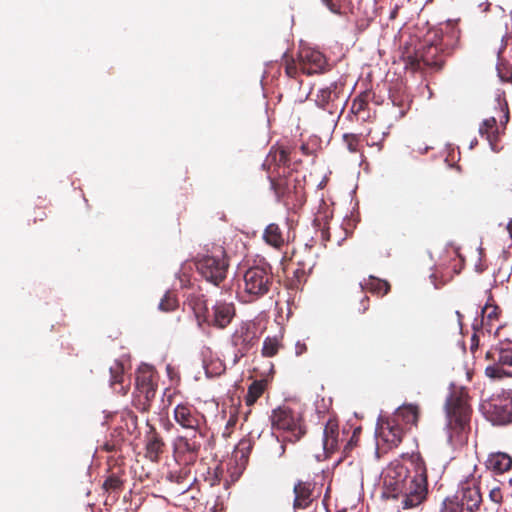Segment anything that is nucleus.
<instances>
[{
    "mask_svg": "<svg viewBox=\"0 0 512 512\" xmlns=\"http://www.w3.org/2000/svg\"><path fill=\"white\" fill-rule=\"evenodd\" d=\"M130 419L134 425H136L137 417L134 415H130Z\"/></svg>",
    "mask_w": 512,
    "mask_h": 512,
    "instance_id": "nucleus-52",
    "label": "nucleus"
},
{
    "mask_svg": "<svg viewBox=\"0 0 512 512\" xmlns=\"http://www.w3.org/2000/svg\"><path fill=\"white\" fill-rule=\"evenodd\" d=\"M253 448L251 439H241L236 447V452L241 454V458H248Z\"/></svg>",
    "mask_w": 512,
    "mask_h": 512,
    "instance_id": "nucleus-39",
    "label": "nucleus"
},
{
    "mask_svg": "<svg viewBox=\"0 0 512 512\" xmlns=\"http://www.w3.org/2000/svg\"><path fill=\"white\" fill-rule=\"evenodd\" d=\"M102 488L105 492L118 496L124 488V481L117 474L112 473L105 479Z\"/></svg>",
    "mask_w": 512,
    "mask_h": 512,
    "instance_id": "nucleus-31",
    "label": "nucleus"
},
{
    "mask_svg": "<svg viewBox=\"0 0 512 512\" xmlns=\"http://www.w3.org/2000/svg\"><path fill=\"white\" fill-rule=\"evenodd\" d=\"M257 342L258 336L255 325L250 322H241L230 337L236 360L246 356Z\"/></svg>",
    "mask_w": 512,
    "mask_h": 512,
    "instance_id": "nucleus-12",
    "label": "nucleus"
},
{
    "mask_svg": "<svg viewBox=\"0 0 512 512\" xmlns=\"http://www.w3.org/2000/svg\"><path fill=\"white\" fill-rule=\"evenodd\" d=\"M323 2L331 12L335 14H341V5L338 2H335L333 0H323Z\"/></svg>",
    "mask_w": 512,
    "mask_h": 512,
    "instance_id": "nucleus-45",
    "label": "nucleus"
},
{
    "mask_svg": "<svg viewBox=\"0 0 512 512\" xmlns=\"http://www.w3.org/2000/svg\"><path fill=\"white\" fill-rule=\"evenodd\" d=\"M496 101L498 102L500 113L502 114L500 116V124L503 126V129H505L506 124L509 121V108L508 103L506 101L505 92L504 91H498L496 94Z\"/></svg>",
    "mask_w": 512,
    "mask_h": 512,
    "instance_id": "nucleus-35",
    "label": "nucleus"
},
{
    "mask_svg": "<svg viewBox=\"0 0 512 512\" xmlns=\"http://www.w3.org/2000/svg\"><path fill=\"white\" fill-rule=\"evenodd\" d=\"M408 463L413 469V477L399 494L400 505L403 510L412 509L421 505L428 494L426 464L419 452L408 456Z\"/></svg>",
    "mask_w": 512,
    "mask_h": 512,
    "instance_id": "nucleus-5",
    "label": "nucleus"
},
{
    "mask_svg": "<svg viewBox=\"0 0 512 512\" xmlns=\"http://www.w3.org/2000/svg\"><path fill=\"white\" fill-rule=\"evenodd\" d=\"M188 305L192 309L199 325L206 323L211 308L208 307L207 300L202 294H192L188 297Z\"/></svg>",
    "mask_w": 512,
    "mask_h": 512,
    "instance_id": "nucleus-23",
    "label": "nucleus"
},
{
    "mask_svg": "<svg viewBox=\"0 0 512 512\" xmlns=\"http://www.w3.org/2000/svg\"><path fill=\"white\" fill-rule=\"evenodd\" d=\"M479 133L488 142L493 151L498 150L499 126L495 117L485 119L479 127Z\"/></svg>",
    "mask_w": 512,
    "mask_h": 512,
    "instance_id": "nucleus-24",
    "label": "nucleus"
},
{
    "mask_svg": "<svg viewBox=\"0 0 512 512\" xmlns=\"http://www.w3.org/2000/svg\"><path fill=\"white\" fill-rule=\"evenodd\" d=\"M270 420L273 429L282 430L288 434L282 440L273 434L271 435L269 452L272 457L280 458L285 454L286 443L299 441L306 430L301 423V419L288 407L274 409Z\"/></svg>",
    "mask_w": 512,
    "mask_h": 512,
    "instance_id": "nucleus-4",
    "label": "nucleus"
},
{
    "mask_svg": "<svg viewBox=\"0 0 512 512\" xmlns=\"http://www.w3.org/2000/svg\"><path fill=\"white\" fill-rule=\"evenodd\" d=\"M456 314H457L458 318L461 319V317H462L461 313L459 311H456Z\"/></svg>",
    "mask_w": 512,
    "mask_h": 512,
    "instance_id": "nucleus-54",
    "label": "nucleus"
},
{
    "mask_svg": "<svg viewBox=\"0 0 512 512\" xmlns=\"http://www.w3.org/2000/svg\"><path fill=\"white\" fill-rule=\"evenodd\" d=\"M486 466L489 470L502 474L512 468V458L506 453H492L486 461Z\"/></svg>",
    "mask_w": 512,
    "mask_h": 512,
    "instance_id": "nucleus-25",
    "label": "nucleus"
},
{
    "mask_svg": "<svg viewBox=\"0 0 512 512\" xmlns=\"http://www.w3.org/2000/svg\"><path fill=\"white\" fill-rule=\"evenodd\" d=\"M405 463L398 461L390 463L383 472V497L387 499H398L403 488L413 477V469L408 463V456L404 458Z\"/></svg>",
    "mask_w": 512,
    "mask_h": 512,
    "instance_id": "nucleus-9",
    "label": "nucleus"
},
{
    "mask_svg": "<svg viewBox=\"0 0 512 512\" xmlns=\"http://www.w3.org/2000/svg\"><path fill=\"white\" fill-rule=\"evenodd\" d=\"M360 433H361V428L360 427H357V428L354 429L352 436L350 437L349 441L347 442V444L344 447V452L345 453H348L350 450L353 449L354 446L357 445V443L359 441Z\"/></svg>",
    "mask_w": 512,
    "mask_h": 512,
    "instance_id": "nucleus-42",
    "label": "nucleus"
},
{
    "mask_svg": "<svg viewBox=\"0 0 512 512\" xmlns=\"http://www.w3.org/2000/svg\"><path fill=\"white\" fill-rule=\"evenodd\" d=\"M379 437L389 446L398 447L403 440L404 429L393 417L383 420L378 428Z\"/></svg>",
    "mask_w": 512,
    "mask_h": 512,
    "instance_id": "nucleus-20",
    "label": "nucleus"
},
{
    "mask_svg": "<svg viewBox=\"0 0 512 512\" xmlns=\"http://www.w3.org/2000/svg\"><path fill=\"white\" fill-rule=\"evenodd\" d=\"M489 307H485L483 312L486 313L488 311Z\"/></svg>",
    "mask_w": 512,
    "mask_h": 512,
    "instance_id": "nucleus-55",
    "label": "nucleus"
},
{
    "mask_svg": "<svg viewBox=\"0 0 512 512\" xmlns=\"http://www.w3.org/2000/svg\"><path fill=\"white\" fill-rule=\"evenodd\" d=\"M344 439L340 437L339 424L336 418L330 417L324 426L323 449L330 455L339 449V443Z\"/></svg>",
    "mask_w": 512,
    "mask_h": 512,
    "instance_id": "nucleus-22",
    "label": "nucleus"
},
{
    "mask_svg": "<svg viewBox=\"0 0 512 512\" xmlns=\"http://www.w3.org/2000/svg\"><path fill=\"white\" fill-rule=\"evenodd\" d=\"M280 343L277 338L267 337L262 347V355L264 357H273L278 353Z\"/></svg>",
    "mask_w": 512,
    "mask_h": 512,
    "instance_id": "nucleus-37",
    "label": "nucleus"
},
{
    "mask_svg": "<svg viewBox=\"0 0 512 512\" xmlns=\"http://www.w3.org/2000/svg\"><path fill=\"white\" fill-rule=\"evenodd\" d=\"M263 239L267 244L275 248H280L285 243L282 231L279 225L275 223H271L266 227Z\"/></svg>",
    "mask_w": 512,
    "mask_h": 512,
    "instance_id": "nucleus-30",
    "label": "nucleus"
},
{
    "mask_svg": "<svg viewBox=\"0 0 512 512\" xmlns=\"http://www.w3.org/2000/svg\"><path fill=\"white\" fill-rule=\"evenodd\" d=\"M289 155V151L285 148L271 151L263 163V168L268 172L271 189L278 201H283L284 198L294 195L296 200L302 203L304 198L303 187L300 180L289 168Z\"/></svg>",
    "mask_w": 512,
    "mask_h": 512,
    "instance_id": "nucleus-1",
    "label": "nucleus"
},
{
    "mask_svg": "<svg viewBox=\"0 0 512 512\" xmlns=\"http://www.w3.org/2000/svg\"><path fill=\"white\" fill-rule=\"evenodd\" d=\"M154 371L149 367L140 368L136 373L135 387L139 394L145 399V406L155 397L157 384L154 381ZM147 409V407H144Z\"/></svg>",
    "mask_w": 512,
    "mask_h": 512,
    "instance_id": "nucleus-19",
    "label": "nucleus"
},
{
    "mask_svg": "<svg viewBox=\"0 0 512 512\" xmlns=\"http://www.w3.org/2000/svg\"><path fill=\"white\" fill-rule=\"evenodd\" d=\"M47 218V213L42 208H37L34 211L33 223L36 224L39 221H44Z\"/></svg>",
    "mask_w": 512,
    "mask_h": 512,
    "instance_id": "nucleus-46",
    "label": "nucleus"
},
{
    "mask_svg": "<svg viewBox=\"0 0 512 512\" xmlns=\"http://www.w3.org/2000/svg\"><path fill=\"white\" fill-rule=\"evenodd\" d=\"M311 273L310 270L296 267L292 276L288 278V286L291 289L298 290L307 281L308 275Z\"/></svg>",
    "mask_w": 512,
    "mask_h": 512,
    "instance_id": "nucleus-32",
    "label": "nucleus"
},
{
    "mask_svg": "<svg viewBox=\"0 0 512 512\" xmlns=\"http://www.w3.org/2000/svg\"><path fill=\"white\" fill-rule=\"evenodd\" d=\"M420 416V408L415 404H403L394 413L393 418L397 419V422H404L408 425L417 426Z\"/></svg>",
    "mask_w": 512,
    "mask_h": 512,
    "instance_id": "nucleus-26",
    "label": "nucleus"
},
{
    "mask_svg": "<svg viewBox=\"0 0 512 512\" xmlns=\"http://www.w3.org/2000/svg\"><path fill=\"white\" fill-rule=\"evenodd\" d=\"M344 141L347 144V148L350 152L356 153L359 151V137L354 134H345Z\"/></svg>",
    "mask_w": 512,
    "mask_h": 512,
    "instance_id": "nucleus-40",
    "label": "nucleus"
},
{
    "mask_svg": "<svg viewBox=\"0 0 512 512\" xmlns=\"http://www.w3.org/2000/svg\"><path fill=\"white\" fill-rule=\"evenodd\" d=\"M446 417L449 441L454 445L466 442L470 432L471 406L463 392H453L446 400Z\"/></svg>",
    "mask_w": 512,
    "mask_h": 512,
    "instance_id": "nucleus-3",
    "label": "nucleus"
},
{
    "mask_svg": "<svg viewBox=\"0 0 512 512\" xmlns=\"http://www.w3.org/2000/svg\"><path fill=\"white\" fill-rule=\"evenodd\" d=\"M399 45L405 68L412 73L437 63L438 46L433 41H422L419 34H400Z\"/></svg>",
    "mask_w": 512,
    "mask_h": 512,
    "instance_id": "nucleus-2",
    "label": "nucleus"
},
{
    "mask_svg": "<svg viewBox=\"0 0 512 512\" xmlns=\"http://www.w3.org/2000/svg\"><path fill=\"white\" fill-rule=\"evenodd\" d=\"M361 291H369L377 295H386L390 291V284L386 280L379 279L374 276H369L360 283Z\"/></svg>",
    "mask_w": 512,
    "mask_h": 512,
    "instance_id": "nucleus-29",
    "label": "nucleus"
},
{
    "mask_svg": "<svg viewBox=\"0 0 512 512\" xmlns=\"http://www.w3.org/2000/svg\"><path fill=\"white\" fill-rule=\"evenodd\" d=\"M286 72L290 77H293L296 74V67L293 64H289L286 67Z\"/></svg>",
    "mask_w": 512,
    "mask_h": 512,
    "instance_id": "nucleus-50",
    "label": "nucleus"
},
{
    "mask_svg": "<svg viewBox=\"0 0 512 512\" xmlns=\"http://www.w3.org/2000/svg\"><path fill=\"white\" fill-rule=\"evenodd\" d=\"M235 315L236 308L233 303L219 300L212 305L206 324L223 330L230 325Z\"/></svg>",
    "mask_w": 512,
    "mask_h": 512,
    "instance_id": "nucleus-14",
    "label": "nucleus"
},
{
    "mask_svg": "<svg viewBox=\"0 0 512 512\" xmlns=\"http://www.w3.org/2000/svg\"><path fill=\"white\" fill-rule=\"evenodd\" d=\"M241 298L246 303H252L267 295L273 284L272 267L266 262L254 265L246 270L243 276Z\"/></svg>",
    "mask_w": 512,
    "mask_h": 512,
    "instance_id": "nucleus-7",
    "label": "nucleus"
},
{
    "mask_svg": "<svg viewBox=\"0 0 512 512\" xmlns=\"http://www.w3.org/2000/svg\"><path fill=\"white\" fill-rule=\"evenodd\" d=\"M177 306L178 301L176 297L169 293L165 294V296L161 299L159 303V308L165 312L173 311L177 308Z\"/></svg>",
    "mask_w": 512,
    "mask_h": 512,
    "instance_id": "nucleus-38",
    "label": "nucleus"
},
{
    "mask_svg": "<svg viewBox=\"0 0 512 512\" xmlns=\"http://www.w3.org/2000/svg\"><path fill=\"white\" fill-rule=\"evenodd\" d=\"M497 70L502 81L512 83V65H500Z\"/></svg>",
    "mask_w": 512,
    "mask_h": 512,
    "instance_id": "nucleus-41",
    "label": "nucleus"
},
{
    "mask_svg": "<svg viewBox=\"0 0 512 512\" xmlns=\"http://www.w3.org/2000/svg\"><path fill=\"white\" fill-rule=\"evenodd\" d=\"M297 59L302 71L308 75L321 72L326 65V58L320 51L302 44Z\"/></svg>",
    "mask_w": 512,
    "mask_h": 512,
    "instance_id": "nucleus-16",
    "label": "nucleus"
},
{
    "mask_svg": "<svg viewBox=\"0 0 512 512\" xmlns=\"http://www.w3.org/2000/svg\"><path fill=\"white\" fill-rule=\"evenodd\" d=\"M307 350V347L304 343L297 342L296 344V355H302Z\"/></svg>",
    "mask_w": 512,
    "mask_h": 512,
    "instance_id": "nucleus-48",
    "label": "nucleus"
},
{
    "mask_svg": "<svg viewBox=\"0 0 512 512\" xmlns=\"http://www.w3.org/2000/svg\"><path fill=\"white\" fill-rule=\"evenodd\" d=\"M265 384L262 381H254L248 388L245 402L248 406H252L264 393Z\"/></svg>",
    "mask_w": 512,
    "mask_h": 512,
    "instance_id": "nucleus-33",
    "label": "nucleus"
},
{
    "mask_svg": "<svg viewBox=\"0 0 512 512\" xmlns=\"http://www.w3.org/2000/svg\"><path fill=\"white\" fill-rule=\"evenodd\" d=\"M369 297L363 296L360 300V307L358 308L359 313H365L369 309Z\"/></svg>",
    "mask_w": 512,
    "mask_h": 512,
    "instance_id": "nucleus-47",
    "label": "nucleus"
},
{
    "mask_svg": "<svg viewBox=\"0 0 512 512\" xmlns=\"http://www.w3.org/2000/svg\"><path fill=\"white\" fill-rule=\"evenodd\" d=\"M110 385L114 391L120 395H126L128 387L124 383V366L122 363L115 361L110 367Z\"/></svg>",
    "mask_w": 512,
    "mask_h": 512,
    "instance_id": "nucleus-28",
    "label": "nucleus"
},
{
    "mask_svg": "<svg viewBox=\"0 0 512 512\" xmlns=\"http://www.w3.org/2000/svg\"><path fill=\"white\" fill-rule=\"evenodd\" d=\"M341 90L336 83H332L325 88L318 90L315 98L316 105L334 115L340 109L342 110Z\"/></svg>",
    "mask_w": 512,
    "mask_h": 512,
    "instance_id": "nucleus-18",
    "label": "nucleus"
},
{
    "mask_svg": "<svg viewBox=\"0 0 512 512\" xmlns=\"http://www.w3.org/2000/svg\"><path fill=\"white\" fill-rule=\"evenodd\" d=\"M300 149L303 152V154H306V155L309 154V148L307 145H305V144L301 145Z\"/></svg>",
    "mask_w": 512,
    "mask_h": 512,
    "instance_id": "nucleus-51",
    "label": "nucleus"
},
{
    "mask_svg": "<svg viewBox=\"0 0 512 512\" xmlns=\"http://www.w3.org/2000/svg\"><path fill=\"white\" fill-rule=\"evenodd\" d=\"M438 512H464V510L461 509L458 498L452 495L442 501Z\"/></svg>",
    "mask_w": 512,
    "mask_h": 512,
    "instance_id": "nucleus-36",
    "label": "nucleus"
},
{
    "mask_svg": "<svg viewBox=\"0 0 512 512\" xmlns=\"http://www.w3.org/2000/svg\"><path fill=\"white\" fill-rule=\"evenodd\" d=\"M454 495L458 498L464 512H474L480 508L482 503L480 489L474 480L461 483Z\"/></svg>",
    "mask_w": 512,
    "mask_h": 512,
    "instance_id": "nucleus-15",
    "label": "nucleus"
},
{
    "mask_svg": "<svg viewBox=\"0 0 512 512\" xmlns=\"http://www.w3.org/2000/svg\"><path fill=\"white\" fill-rule=\"evenodd\" d=\"M195 267L207 282L219 286L226 279L229 268L226 250L221 245L212 244L205 254L197 255Z\"/></svg>",
    "mask_w": 512,
    "mask_h": 512,
    "instance_id": "nucleus-6",
    "label": "nucleus"
},
{
    "mask_svg": "<svg viewBox=\"0 0 512 512\" xmlns=\"http://www.w3.org/2000/svg\"><path fill=\"white\" fill-rule=\"evenodd\" d=\"M486 359L494 361L485 368V374L491 379L512 377V348H492L486 353Z\"/></svg>",
    "mask_w": 512,
    "mask_h": 512,
    "instance_id": "nucleus-11",
    "label": "nucleus"
},
{
    "mask_svg": "<svg viewBox=\"0 0 512 512\" xmlns=\"http://www.w3.org/2000/svg\"><path fill=\"white\" fill-rule=\"evenodd\" d=\"M372 133H373L372 129L369 130V132L367 133L366 143L369 146H378L380 149L382 146V142L384 141V138H385V133H383L382 136L378 137V138H375L372 135Z\"/></svg>",
    "mask_w": 512,
    "mask_h": 512,
    "instance_id": "nucleus-44",
    "label": "nucleus"
},
{
    "mask_svg": "<svg viewBox=\"0 0 512 512\" xmlns=\"http://www.w3.org/2000/svg\"><path fill=\"white\" fill-rule=\"evenodd\" d=\"M491 308H492V310H495V307H491ZM493 313H494V311H492V312L488 313V317H489V318H491V317H492V315H493Z\"/></svg>",
    "mask_w": 512,
    "mask_h": 512,
    "instance_id": "nucleus-53",
    "label": "nucleus"
},
{
    "mask_svg": "<svg viewBox=\"0 0 512 512\" xmlns=\"http://www.w3.org/2000/svg\"><path fill=\"white\" fill-rule=\"evenodd\" d=\"M173 418L183 429L192 432L206 431L205 416L191 404L180 403L176 405Z\"/></svg>",
    "mask_w": 512,
    "mask_h": 512,
    "instance_id": "nucleus-13",
    "label": "nucleus"
},
{
    "mask_svg": "<svg viewBox=\"0 0 512 512\" xmlns=\"http://www.w3.org/2000/svg\"><path fill=\"white\" fill-rule=\"evenodd\" d=\"M481 408L486 418L494 425L512 423V393L503 391L485 400Z\"/></svg>",
    "mask_w": 512,
    "mask_h": 512,
    "instance_id": "nucleus-10",
    "label": "nucleus"
},
{
    "mask_svg": "<svg viewBox=\"0 0 512 512\" xmlns=\"http://www.w3.org/2000/svg\"><path fill=\"white\" fill-rule=\"evenodd\" d=\"M206 431L178 435L172 442L173 458L180 466H191L200 456Z\"/></svg>",
    "mask_w": 512,
    "mask_h": 512,
    "instance_id": "nucleus-8",
    "label": "nucleus"
},
{
    "mask_svg": "<svg viewBox=\"0 0 512 512\" xmlns=\"http://www.w3.org/2000/svg\"><path fill=\"white\" fill-rule=\"evenodd\" d=\"M459 19L456 20H447L446 21V27L445 29H451L454 30L456 28V25L458 24Z\"/></svg>",
    "mask_w": 512,
    "mask_h": 512,
    "instance_id": "nucleus-49",
    "label": "nucleus"
},
{
    "mask_svg": "<svg viewBox=\"0 0 512 512\" xmlns=\"http://www.w3.org/2000/svg\"><path fill=\"white\" fill-rule=\"evenodd\" d=\"M372 97L371 91H364L360 93L351 104L350 111L353 113L358 119L366 121L370 118V114L367 111L369 101Z\"/></svg>",
    "mask_w": 512,
    "mask_h": 512,
    "instance_id": "nucleus-27",
    "label": "nucleus"
},
{
    "mask_svg": "<svg viewBox=\"0 0 512 512\" xmlns=\"http://www.w3.org/2000/svg\"><path fill=\"white\" fill-rule=\"evenodd\" d=\"M145 457L153 462L158 463L162 455L166 452L167 445L161 433L147 422V431L144 436Z\"/></svg>",
    "mask_w": 512,
    "mask_h": 512,
    "instance_id": "nucleus-17",
    "label": "nucleus"
},
{
    "mask_svg": "<svg viewBox=\"0 0 512 512\" xmlns=\"http://www.w3.org/2000/svg\"><path fill=\"white\" fill-rule=\"evenodd\" d=\"M315 483L311 481L298 480L293 487V508L294 510H305L315 500Z\"/></svg>",
    "mask_w": 512,
    "mask_h": 512,
    "instance_id": "nucleus-21",
    "label": "nucleus"
},
{
    "mask_svg": "<svg viewBox=\"0 0 512 512\" xmlns=\"http://www.w3.org/2000/svg\"><path fill=\"white\" fill-rule=\"evenodd\" d=\"M489 499L494 503L496 507H499L503 501V494L499 487H494L489 492Z\"/></svg>",
    "mask_w": 512,
    "mask_h": 512,
    "instance_id": "nucleus-43",
    "label": "nucleus"
},
{
    "mask_svg": "<svg viewBox=\"0 0 512 512\" xmlns=\"http://www.w3.org/2000/svg\"><path fill=\"white\" fill-rule=\"evenodd\" d=\"M305 252L306 255H301L296 252L293 253L292 261L297 267L312 271L315 265L314 258L309 250H305Z\"/></svg>",
    "mask_w": 512,
    "mask_h": 512,
    "instance_id": "nucleus-34",
    "label": "nucleus"
}]
</instances>
